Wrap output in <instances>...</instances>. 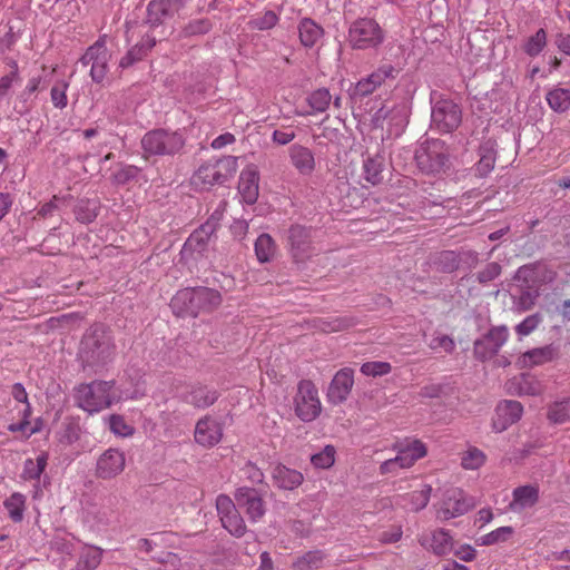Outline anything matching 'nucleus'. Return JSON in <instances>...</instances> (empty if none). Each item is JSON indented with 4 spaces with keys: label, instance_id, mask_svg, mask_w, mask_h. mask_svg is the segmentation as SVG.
<instances>
[{
    "label": "nucleus",
    "instance_id": "1",
    "mask_svg": "<svg viewBox=\"0 0 570 570\" xmlns=\"http://www.w3.org/2000/svg\"><path fill=\"white\" fill-rule=\"evenodd\" d=\"M116 344L111 331L104 324L90 326L83 335L79 350L82 366L95 371L112 362Z\"/></svg>",
    "mask_w": 570,
    "mask_h": 570
},
{
    "label": "nucleus",
    "instance_id": "2",
    "mask_svg": "<svg viewBox=\"0 0 570 570\" xmlns=\"http://www.w3.org/2000/svg\"><path fill=\"white\" fill-rule=\"evenodd\" d=\"M222 304L217 289L198 286L180 289L171 298L170 307L178 316L196 317L202 312H210Z\"/></svg>",
    "mask_w": 570,
    "mask_h": 570
},
{
    "label": "nucleus",
    "instance_id": "3",
    "mask_svg": "<svg viewBox=\"0 0 570 570\" xmlns=\"http://www.w3.org/2000/svg\"><path fill=\"white\" fill-rule=\"evenodd\" d=\"M404 160L414 161L423 174L441 175L450 168V158L445 144L439 139L425 141L420 148L412 150L404 149V154H400Z\"/></svg>",
    "mask_w": 570,
    "mask_h": 570
},
{
    "label": "nucleus",
    "instance_id": "4",
    "mask_svg": "<svg viewBox=\"0 0 570 570\" xmlns=\"http://www.w3.org/2000/svg\"><path fill=\"white\" fill-rule=\"evenodd\" d=\"M114 385V381L100 380L80 384L75 389V402L77 406L90 414L98 413L117 401Z\"/></svg>",
    "mask_w": 570,
    "mask_h": 570
},
{
    "label": "nucleus",
    "instance_id": "5",
    "mask_svg": "<svg viewBox=\"0 0 570 570\" xmlns=\"http://www.w3.org/2000/svg\"><path fill=\"white\" fill-rule=\"evenodd\" d=\"M140 145L145 159L151 156L174 157L183 151L186 138L177 130L158 128L147 131Z\"/></svg>",
    "mask_w": 570,
    "mask_h": 570
},
{
    "label": "nucleus",
    "instance_id": "6",
    "mask_svg": "<svg viewBox=\"0 0 570 570\" xmlns=\"http://www.w3.org/2000/svg\"><path fill=\"white\" fill-rule=\"evenodd\" d=\"M237 170V158L234 156H226L214 163L208 161L202 165L193 176V184L196 186L203 185L213 186L215 184L222 185L228 180Z\"/></svg>",
    "mask_w": 570,
    "mask_h": 570
},
{
    "label": "nucleus",
    "instance_id": "7",
    "mask_svg": "<svg viewBox=\"0 0 570 570\" xmlns=\"http://www.w3.org/2000/svg\"><path fill=\"white\" fill-rule=\"evenodd\" d=\"M416 183L409 176L402 175L401 178L394 183V229H403V226H396L397 220H405L401 216H404L406 212L414 214L416 209H420L417 190H414ZM406 228V226H404Z\"/></svg>",
    "mask_w": 570,
    "mask_h": 570
},
{
    "label": "nucleus",
    "instance_id": "8",
    "mask_svg": "<svg viewBox=\"0 0 570 570\" xmlns=\"http://www.w3.org/2000/svg\"><path fill=\"white\" fill-rule=\"evenodd\" d=\"M295 413L303 422L314 421L321 413V401L315 384L309 380H302L297 385L294 397Z\"/></svg>",
    "mask_w": 570,
    "mask_h": 570
},
{
    "label": "nucleus",
    "instance_id": "9",
    "mask_svg": "<svg viewBox=\"0 0 570 570\" xmlns=\"http://www.w3.org/2000/svg\"><path fill=\"white\" fill-rule=\"evenodd\" d=\"M383 31L374 19H357L348 29V41L354 49L375 47L383 41Z\"/></svg>",
    "mask_w": 570,
    "mask_h": 570
},
{
    "label": "nucleus",
    "instance_id": "10",
    "mask_svg": "<svg viewBox=\"0 0 570 570\" xmlns=\"http://www.w3.org/2000/svg\"><path fill=\"white\" fill-rule=\"evenodd\" d=\"M462 121L461 107L451 99H439L431 112V127L449 134L454 131Z\"/></svg>",
    "mask_w": 570,
    "mask_h": 570
},
{
    "label": "nucleus",
    "instance_id": "11",
    "mask_svg": "<svg viewBox=\"0 0 570 570\" xmlns=\"http://www.w3.org/2000/svg\"><path fill=\"white\" fill-rule=\"evenodd\" d=\"M287 243L291 256L295 263H305L315 248L312 243V229L302 225H292L287 232Z\"/></svg>",
    "mask_w": 570,
    "mask_h": 570
},
{
    "label": "nucleus",
    "instance_id": "12",
    "mask_svg": "<svg viewBox=\"0 0 570 570\" xmlns=\"http://www.w3.org/2000/svg\"><path fill=\"white\" fill-rule=\"evenodd\" d=\"M509 337L505 325L491 327L481 338L473 344L474 357L481 362L492 358L503 346Z\"/></svg>",
    "mask_w": 570,
    "mask_h": 570
},
{
    "label": "nucleus",
    "instance_id": "13",
    "mask_svg": "<svg viewBox=\"0 0 570 570\" xmlns=\"http://www.w3.org/2000/svg\"><path fill=\"white\" fill-rule=\"evenodd\" d=\"M110 58L111 52L107 49L105 41L99 39L87 49L80 58V63L82 66L90 65L91 79L95 82L100 83L108 73V63Z\"/></svg>",
    "mask_w": 570,
    "mask_h": 570
},
{
    "label": "nucleus",
    "instance_id": "14",
    "mask_svg": "<svg viewBox=\"0 0 570 570\" xmlns=\"http://www.w3.org/2000/svg\"><path fill=\"white\" fill-rule=\"evenodd\" d=\"M475 501L466 495L461 489H451L445 492L440 509L436 511V518L441 521H448L465 514L474 508Z\"/></svg>",
    "mask_w": 570,
    "mask_h": 570
},
{
    "label": "nucleus",
    "instance_id": "15",
    "mask_svg": "<svg viewBox=\"0 0 570 570\" xmlns=\"http://www.w3.org/2000/svg\"><path fill=\"white\" fill-rule=\"evenodd\" d=\"M237 507L242 509L252 522L261 520L265 512L266 505L258 490L249 487H239L234 493Z\"/></svg>",
    "mask_w": 570,
    "mask_h": 570
},
{
    "label": "nucleus",
    "instance_id": "16",
    "mask_svg": "<svg viewBox=\"0 0 570 570\" xmlns=\"http://www.w3.org/2000/svg\"><path fill=\"white\" fill-rule=\"evenodd\" d=\"M556 273L543 262H534L518 268L514 279L521 283V286L540 289L542 284L552 282Z\"/></svg>",
    "mask_w": 570,
    "mask_h": 570
},
{
    "label": "nucleus",
    "instance_id": "17",
    "mask_svg": "<svg viewBox=\"0 0 570 570\" xmlns=\"http://www.w3.org/2000/svg\"><path fill=\"white\" fill-rule=\"evenodd\" d=\"M394 450L396 451L394 464L402 469L412 466L419 459L425 456L428 453V449L422 441L410 438L394 443Z\"/></svg>",
    "mask_w": 570,
    "mask_h": 570
},
{
    "label": "nucleus",
    "instance_id": "18",
    "mask_svg": "<svg viewBox=\"0 0 570 570\" xmlns=\"http://www.w3.org/2000/svg\"><path fill=\"white\" fill-rule=\"evenodd\" d=\"M126 465L125 453L118 449L106 450L97 460L96 476L102 480H110L119 475Z\"/></svg>",
    "mask_w": 570,
    "mask_h": 570
},
{
    "label": "nucleus",
    "instance_id": "19",
    "mask_svg": "<svg viewBox=\"0 0 570 570\" xmlns=\"http://www.w3.org/2000/svg\"><path fill=\"white\" fill-rule=\"evenodd\" d=\"M183 7V0H151L147 6L146 22L157 27L173 18Z\"/></svg>",
    "mask_w": 570,
    "mask_h": 570
},
{
    "label": "nucleus",
    "instance_id": "20",
    "mask_svg": "<svg viewBox=\"0 0 570 570\" xmlns=\"http://www.w3.org/2000/svg\"><path fill=\"white\" fill-rule=\"evenodd\" d=\"M223 436L222 425L209 415L199 419L195 426V441L204 448H213Z\"/></svg>",
    "mask_w": 570,
    "mask_h": 570
},
{
    "label": "nucleus",
    "instance_id": "21",
    "mask_svg": "<svg viewBox=\"0 0 570 570\" xmlns=\"http://www.w3.org/2000/svg\"><path fill=\"white\" fill-rule=\"evenodd\" d=\"M353 371L351 368L340 370L333 377L328 391L327 399L334 405L341 404L347 400L353 387Z\"/></svg>",
    "mask_w": 570,
    "mask_h": 570
},
{
    "label": "nucleus",
    "instance_id": "22",
    "mask_svg": "<svg viewBox=\"0 0 570 570\" xmlns=\"http://www.w3.org/2000/svg\"><path fill=\"white\" fill-rule=\"evenodd\" d=\"M420 543L438 557H444L453 551L454 540L445 529H436L420 538Z\"/></svg>",
    "mask_w": 570,
    "mask_h": 570
},
{
    "label": "nucleus",
    "instance_id": "23",
    "mask_svg": "<svg viewBox=\"0 0 570 570\" xmlns=\"http://www.w3.org/2000/svg\"><path fill=\"white\" fill-rule=\"evenodd\" d=\"M523 412V406L514 400H504L497 405L495 419L493 420V429L497 432H503L510 425L518 422Z\"/></svg>",
    "mask_w": 570,
    "mask_h": 570
},
{
    "label": "nucleus",
    "instance_id": "24",
    "mask_svg": "<svg viewBox=\"0 0 570 570\" xmlns=\"http://www.w3.org/2000/svg\"><path fill=\"white\" fill-rule=\"evenodd\" d=\"M218 397L219 393L217 390L202 384L191 385L180 396L185 403L202 410L212 406Z\"/></svg>",
    "mask_w": 570,
    "mask_h": 570
},
{
    "label": "nucleus",
    "instance_id": "25",
    "mask_svg": "<svg viewBox=\"0 0 570 570\" xmlns=\"http://www.w3.org/2000/svg\"><path fill=\"white\" fill-rule=\"evenodd\" d=\"M259 174L255 166H247L242 170L238 181V193L244 203L253 205L257 202L259 194Z\"/></svg>",
    "mask_w": 570,
    "mask_h": 570
},
{
    "label": "nucleus",
    "instance_id": "26",
    "mask_svg": "<svg viewBox=\"0 0 570 570\" xmlns=\"http://www.w3.org/2000/svg\"><path fill=\"white\" fill-rule=\"evenodd\" d=\"M392 72V66L386 65L371 73L367 78L360 80L350 91L352 99L363 98L371 95Z\"/></svg>",
    "mask_w": 570,
    "mask_h": 570
},
{
    "label": "nucleus",
    "instance_id": "27",
    "mask_svg": "<svg viewBox=\"0 0 570 570\" xmlns=\"http://www.w3.org/2000/svg\"><path fill=\"white\" fill-rule=\"evenodd\" d=\"M272 476L274 484L283 490H294L299 487L304 480L299 471L292 470L282 464L273 469Z\"/></svg>",
    "mask_w": 570,
    "mask_h": 570
},
{
    "label": "nucleus",
    "instance_id": "28",
    "mask_svg": "<svg viewBox=\"0 0 570 570\" xmlns=\"http://www.w3.org/2000/svg\"><path fill=\"white\" fill-rule=\"evenodd\" d=\"M289 156L293 166L302 174L309 175L315 168L313 153L304 146L293 145L289 148Z\"/></svg>",
    "mask_w": 570,
    "mask_h": 570
},
{
    "label": "nucleus",
    "instance_id": "29",
    "mask_svg": "<svg viewBox=\"0 0 570 570\" xmlns=\"http://www.w3.org/2000/svg\"><path fill=\"white\" fill-rule=\"evenodd\" d=\"M298 35L301 43L305 48H312L323 37L324 29L311 18H304L298 23Z\"/></svg>",
    "mask_w": 570,
    "mask_h": 570
},
{
    "label": "nucleus",
    "instance_id": "30",
    "mask_svg": "<svg viewBox=\"0 0 570 570\" xmlns=\"http://www.w3.org/2000/svg\"><path fill=\"white\" fill-rule=\"evenodd\" d=\"M215 230V225L207 222L187 238L184 249L190 252L203 253L206 249L208 240Z\"/></svg>",
    "mask_w": 570,
    "mask_h": 570
},
{
    "label": "nucleus",
    "instance_id": "31",
    "mask_svg": "<svg viewBox=\"0 0 570 570\" xmlns=\"http://www.w3.org/2000/svg\"><path fill=\"white\" fill-rule=\"evenodd\" d=\"M539 500V489L533 485H522L513 490L512 510L533 507Z\"/></svg>",
    "mask_w": 570,
    "mask_h": 570
},
{
    "label": "nucleus",
    "instance_id": "32",
    "mask_svg": "<svg viewBox=\"0 0 570 570\" xmlns=\"http://www.w3.org/2000/svg\"><path fill=\"white\" fill-rule=\"evenodd\" d=\"M480 160L476 164V171L480 176H487L493 168L495 164V141L494 140H485L481 144L479 148Z\"/></svg>",
    "mask_w": 570,
    "mask_h": 570
},
{
    "label": "nucleus",
    "instance_id": "33",
    "mask_svg": "<svg viewBox=\"0 0 570 570\" xmlns=\"http://www.w3.org/2000/svg\"><path fill=\"white\" fill-rule=\"evenodd\" d=\"M460 254L454 250H442L432 258L433 267L441 273H453L460 266Z\"/></svg>",
    "mask_w": 570,
    "mask_h": 570
},
{
    "label": "nucleus",
    "instance_id": "34",
    "mask_svg": "<svg viewBox=\"0 0 570 570\" xmlns=\"http://www.w3.org/2000/svg\"><path fill=\"white\" fill-rule=\"evenodd\" d=\"M556 350L551 345H547L539 348H533L525 352L521 357L520 362L523 366L541 365L546 362L553 360Z\"/></svg>",
    "mask_w": 570,
    "mask_h": 570
},
{
    "label": "nucleus",
    "instance_id": "35",
    "mask_svg": "<svg viewBox=\"0 0 570 570\" xmlns=\"http://www.w3.org/2000/svg\"><path fill=\"white\" fill-rule=\"evenodd\" d=\"M414 91V88L407 89L402 104L397 107V114L394 115V137L400 136L396 129L400 128L401 132L405 131L411 116V99Z\"/></svg>",
    "mask_w": 570,
    "mask_h": 570
},
{
    "label": "nucleus",
    "instance_id": "36",
    "mask_svg": "<svg viewBox=\"0 0 570 570\" xmlns=\"http://www.w3.org/2000/svg\"><path fill=\"white\" fill-rule=\"evenodd\" d=\"M102 550L97 547L82 548L72 570H95L101 562Z\"/></svg>",
    "mask_w": 570,
    "mask_h": 570
},
{
    "label": "nucleus",
    "instance_id": "37",
    "mask_svg": "<svg viewBox=\"0 0 570 570\" xmlns=\"http://www.w3.org/2000/svg\"><path fill=\"white\" fill-rule=\"evenodd\" d=\"M99 203L95 199H80L75 206L73 213L78 222L88 224L98 216Z\"/></svg>",
    "mask_w": 570,
    "mask_h": 570
},
{
    "label": "nucleus",
    "instance_id": "38",
    "mask_svg": "<svg viewBox=\"0 0 570 570\" xmlns=\"http://www.w3.org/2000/svg\"><path fill=\"white\" fill-rule=\"evenodd\" d=\"M276 253V245L269 234H261L255 242V254L261 263L272 261Z\"/></svg>",
    "mask_w": 570,
    "mask_h": 570
},
{
    "label": "nucleus",
    "instance_id": "39",
    "mask_svg": "<svg viewBox=\"0 0 570 570\" xmlns=\"http://www.w3.org/2000/svg\"><path fill=\"white\" fill-rule=\"evenodd\" d=\"M521 287L520 294L518 296H513V304L518 312H527L535 305L540 293L538 288Z\"/></svg>",
    "mask_w": 570,
    "mask_h": 570
},
{
    "label": "nucleus",
    "instance_id": "40",
    "mask_svg": "<svg viewBox=\"0 0 570 570\" xmlns=\"http://www.w3.org/2000/svg\"><path fill=\"white\" fill-rule=\"evenodd\" d=\"M48 454L42 452L36 460L27 459L23 464L22 476L26 480L39 479L47 466Z\"/></svg>",
    "mask_w": 570,
    "mask_h": 570
},
{
    "label": "nucleus",
    "instance_id": "41",
    "mask_svg": "<svg viewBox=\"0 0 570 570\" xmlns=\"http://www.w3.org/2000/svg\"><path fill=\"white\" fill-rule=\"evenodd\" d=\"M547 101L551 109L557 112H564L570 108V90L556 88L548 92Z\"/></svg>",
    "mask_w": 570,
    "mask_h": 570
},
{
    "label": "nucleus",
    "instance_id": "42",
    "mask_svg": "<svg viewBox=\"0 0 570 570\" xmlns=\"http://www.w3.org/2000/svg\"><path fill=\"white\" fill-rule=\"evenodd\" d=\"M332 95L326 88H318L307 97V104L312 108L311 114L324 112L328 109Z\"/></svg>",
    "mask_w": 570,
    "mask_h": 570
},
{
    "label": "nucleus",
    "instance_id": "43",
    "mask_svg": "<svg viewBox=\"0 0 570 570\" xmlns=\"http://www.w3.org/2000/svg\"><path fill=\"white\" fill-rule=\"evenodd\" d=\"M324 554L318 551H308L293 563L295 570H316L323 566Z\"/></svg>",
    "mask_w": 570,
    "mask_h": 570
},
{
    "label": "nucleus",
    "instance_id": "44",
    "mask_svg": "<svg viewBox=\"0 0 570 570\" xmlns=\"http://www.w3.org/2000/svg\"><path fill=\"white\" fill-rule=\"evenodd\" d=\"M547 45V33L544 29H539L533 36L528 38L523 45V51L530 56H538Z\"/></svg>",
    "mask_w": 570,
    "mask_h": 570
},
{
    "label": "nucleus",
    "instance_id": "45",
    "mask_svg": "<svg viewBox=\"0 0 570 570\" xmlns=\"http://www.w3.org/2000/svg\"><path fill=\"white\" fill-rule=\"evenodd\" d=\"M4 508L14 522L21 521L24 510V497L21 493H13L4 501Z\"/></svg>",
    "mask_w": 570,
    "mask_h": 570
},
{
    "label": "nucleus",
    "instance_id": "46",
    "mask_svg": "<svg viewBox=\"0 0 570 570\" xmlns=\"http://www.w3.org/2000/svg\"><path fill=\"white\" fill-rule=\"evenodd\" d=\"M220 521L223 527L234 537L240 538L246 532V524L238 511L223 518Z\"/></svg>",
    "mask_w": 570,
    "mask_h": 570
},
{
    "label": "nucleus",
    "instance_id": "47",
    "mask_svg": "<svg viewBox=\"0 0 570 570\" xmlns=\"http://www.w3.org/2000/svg\"><path fill=\"white\" fill-rule=\"evenodd\" d=\"M548 417L554 423H564L570 421V399L556 402L548 412Z\"/></svg>",
    "mask_w": 570,
    "mask_h": 570
},
{
    "label": "nucleus",
    "instance_id": "48",
    "mask_svg": "<svg viewBox=\"0 0 570 570\" xmlns=\"http://www.w3.org/2000/svg\"><path fill=\"white\" fill-rule=\"evenodd\" d=\"M420 208H425L426 206H439L442 205L445 200L441 194L434 193L433 186L422 187L417 191Z\"/></svg>",
    "mask_w": 570,
    "mask_h": 570
},
{
    "label": "nucleus",
    "instance_id": "49",
    "mask_svg": "<svg viewBox=\"0 0 570 570\" xmlns=\"http://www.w3.org/2000/svg\"><path fill=\"white\" fill-rule=\"evenodd\" d=\"M334 456L335 448L333 445H326L323 451L312 455L311 461L315 468L328 469L334 464Z\"/></svg>",
    "mask_w": 570,
    "mask_h": 570
},
{
    "label": "nucleus",
    "instance_id": "50",
    "mask_svg": "<svg viewBox=\"0 0 570 570\" xmlns=\"http://www.w3.org/2000/svg\"><path fill=\"white\" fill-rule=\"evenodd\" d=\"M382 163L379 159L368 158L364 161V178L376 185L382 180Z\"/></svg>",
    "mask_w": 570,
    "mask_h": 570
},
{
    "label": "nucleus",
    "instance_id": "51",
    "mask_svg": "<svg viewBox=\"0 0 570 570\" xmlns=\"http://www.w3.org/2000/svg\"><path fill=\"white\" fill-rule=\"evenodd\" d=\"M484 460L485 455L483 452L476 448H472L463 454L461 464L466 470H475L484 463Z\"/></svg>",
    "mask_w": 570,
    "mask_h": 570
},
{
    "label": "nucleus",
    "instance_id": "52",
    "mask_svg": "<svg viewBox=\"0 0 570 570\" xmlns=\"http://www.w3.org/2000/svg\"><path fill=\"white\" fill-rule=\"evenodd\" d=\"M391 364L387 362H366L361 366V372L366 376H382L391 372Z\"/></svg>",
    "mask_w": 570,
    "mask_h": 570
},
{
    "label": "nucleus",
    "instance_id": "53",
    "mask_svg": "<svg viewBox=\"0 0 570 570\" xmlns=\"http://www.w3.org/2000/svg\"><path fill=\"white\" fill-rule=\"evenodd\" d=\"M147 52L145 45H136L120 59L119 67L126 69L135 62L140 61Z\"/></svg>",
    "mask_w": 570,
    "mask_h": 570
},
{
    "label": "nucleus",
    "instance_id": "54",
    "mask_svg": "<svg viewBox=\"0 0 570 570\" xmlns=\"http://www.w3.org/2000/svg\"><path fill=\"white\" fill-rule=\"evenodd\" d=\"M502 272V266L497 262L488 263L483 269L478 272L476 279L480 284L485 285L495 279Z\"/></svg>",
    "mask_w": 570,
    "mask_h": 570
},
{
    "label": "nucleus",
    "instance_id": "55",
    "mask_svg": "<svg viewBox=\"0 0 570 570\" xmlns=\"http://www.w3.org/2000/svg\"><path fill=\"white\" fill-rule=\"evenodd\" d=\"M237 508L238 507H237L236 501L234 502L226 494H219L216 498V509H217V512H218V515H219L220 520L223 518H226V517L230 515V514H234V512L238 511Z\"/></svg>",
    "mask_w": 570,
    "mask_h": 570
},
{
    "label": "nucleus",
    "instance_id": "56",
    "mask_svg": "<svg viewBox=\"0 0 570 570\" xmlns=\"http://www.w3.org/2000/svg\"><path fill=\"white\" fill-rule=\"evenodd\" d=\"M429 347L436 352L443 351L448 354H451L455 348V343L452 337L442 334L433 337L429 343Z\"/></svg>",
    "mask_w": 570,
    "mask_h": 570
},
{
    "label": "nucleus",
    "instance_id": "57",
    "mask_svg": "<svg viewBox=\"0 0 570 570\" xmlns=\"http://www.w3.org/2000/svg\"><path fill=\"white\" fill-rule=\"evenodd\" d=\"M431 490H432L431 487L426 485L424 489H422L420 491H413L410 494V500H411L410 509L412 511H420L423 508H425L430 500Z\"/></svg>",
    "mask_w": 570,
    "mask_h": 570
},
{
    "label": "nucleus",
    "instance_id": "58",
    "mask_svg": "<svg viewBox=\"0 0 570 570\" xmlns=\"http://www.w3.org/2000/svg\"><path fill=\"white\" fill-rule=\"evenodd\" d=\"M512 533L513 529L511 527L498 528L497 530L482 537V544L491 546L498 542H504Z\"/></svg>",
    "mask_w": 570,
    "mask_h": 570
},
{
    "label": "nucleus",
    "instance_id": "59",
    "mask_svg": "<svg viewBox=\"0 0 570 570\" xmlns=\"http://www.w3.org/2000/svg\"><path fill=\"white\" fill-rule=\"evenodd\" d=\"M542 322V315L540 313H534L525 317L520 324L515 326V332L525 336L529 335L532 331H534L538 325Z\"/></svg>",
    "mask_w": 570,
    "mask_h": 570
},
{
    "label": "nucleus",
    "instance_id": "60",
    "mask_svg": "<svg viewBox=\"0 0 570 570\" xmlns=\"http://www.w3.org/2000/svg\"><path fill=\"white\" fill-rule=\"evenodd\" d=\"M109 428L112 433L120 436H128L131 435L134 432V429L126 423L125 419L121 415L118 414L110 415Z\"/></svg>",
    "mask_w": 570,
    "mask_h": 570
},
{
    "label": "nucleus",
    "instance_id": "61",
    "mask_svg": "<svg viewBox=\"0 0 570 570\" xmlns=\"http://www.w3.org/2000/svg\"><path fill=\"white\" fill-rule=\"evenodd\" d=\"M278 21L277 14L268 10L263 16L257 17L250 21L252 26L258 30H268L273 28Z\"/></svg>",
    "mask_w": 570,
    "mask_h": 570
},
{
    "label": "nucleus",
    "instance_id": "62",
    "mask_svg": "<svg viewBox=\"0 0 570 570\" xmlns=\"http://www.w3.org/2000/svg\"><path fill=\"white\" fill-rule=\"evenodd\" d=\"M137 174H138V168L136 166L126 165V166H122L121 168H119L115 173L114 179L117 184L125 185L128 181L135 179Z\"/></svg>",
    "mask_w": 570,
    "mask_h": 570
},
{
    "label": "nucleus",
    "instance_id": "63",
    "mask_svg": "<svg viewBox=\"0 0 570 570\" xmlns=\"http://www.w3.org/2000/svg\"><path fill=\"white\" fill-rule=\"evenodd\" d=\"M210 22L205 19L194 20L184 28L185 36H197L208 32Z\"/></svg>",
    "mask_w": 570,
    "mask_h": 570
},
{
    "label": "nucleus",
    "instance_id": "64",
    "mask_svg": "<svg viewBox=\"0 0 570 570\" xmlns=\"http://www.w3.org/2000/svg\"><path fill=\"white\" fill-rule=\"evenodd\" d=\"M243 473L245 474L246 479L250 481L254 484L263 483L264 481V474L255 464L252 462H247L244 468L242 469Z\"/></svg>",
    "mask_w": 570,
    "mask_h": 570
}]
</instances>
